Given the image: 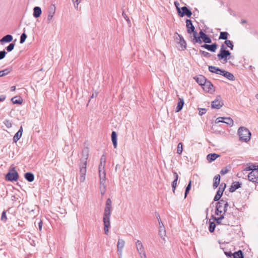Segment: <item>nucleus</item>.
Listing matches in <instances>:
<instances>
[{
	"label": "nucleus",
	"mask_w": 258,
	"mask_h": 258,
	"mask_svg": "<svg viewBox=\"0 0 258 258\" xmlns=\"http://www.w3.org/2000/svg\"><path fill=\"white\" fill-rule=\"evenodd\" d=\"M225 187H226V184L225 183H222L220 185L219 189L217 191L216 195H215V196L214 198V201H218L220 199L221 197H222V196L223 195V191H224Z\"/></svg>",
	"instance_id": "f8f14e48"
},
{
	"label": "nucleus",
	"mask_w": 258,
	"mask_h": 258,
	"mask_svg": "<svg viewBox=\"0 0 258 258\" xmlns=\"http://www.w3.org/2000/svg\"><path fill=\"white\" fill-rule=\"evenodd\" d=\"M175 35H177V36L176 37V40L177 43L180 46V49L181 50L185 49L186 48V41L184 40L183 37L181 35L177 33H176Z\"/></svg>",
	"instance_id": "1a4fd4ad"
},
{
	"label": "nucleus",
	"mask_w": 258,
	"mask_h": 258,
	"mask_svg": "<svg viewBox=\"0 0 258 258\" xmlns=\"http://www.w3.org/2000/svg\"><path fill=\"white\" fill-rule=\"evenodd\" d=\"M202 87L203 89L207 92H209L214 91V86L211 82L208 81L207 80Z\"/></svg>",
	"instance_id": "2eb2a0df"
},
{
	"label": "nucleus",
	"mask_w": 258,
	"mask_h": 258,
	"mask_svg": "<svg viewBox=\"0 0 258 258\" xmlns=\"http://www.w3.org/2000/svg\"><path fill=\"white\" fill-rule=\"evenodd\" d=\"M199 34L200 39L201 40L206 35V34L204 32H203L202 30L200 31Z\"/></svg>",
	"instance_id": "e2e57ef3"
},
{
	"label": "nucleus",
	"mask_w": 258,
	"mask_h": 258,
	"mask_svg": "<svg viewBox=\"0 0 258 258\" xmlns=\"http://www.w3.org/2000/svg\"><path fill=\"white\" fill-rule=\"evenodd\" d=\"M177 12L178 15L181 17H183L184 16L190 17L192 15L191 11L185 6L182 7L181 9L179 7H177Z\"/></svg>",
	"instance_id": "0eeeda50"
},
{
	"label": "nucleus",
	"mask_w": 258,
	"mask_h": 258,
	"mask_svg": "<svg viewBox=\"0 0 258 258\" xmlns=\"http://www.w3.org/2000/svg\"><path fill=\"white\" fill-rule=\"evenodd\" d=\"M220 216L219 217L217 218L215 217H213V219L216 221L217 224H222V220L224 219V215L223 214L219 215Z\"/></svg>",
	"instance_id": "e433bc0d"
},
{
	"label": "nucleus",
	"mask_w": 258,
	"mask_h": 258,
	"mask_svg": "<svg viewBox=\"0 0 258 258\" xmlns=\"http://www.w3.org/2000/svg\"><path fill=\"white\" fill-rule=\"evenodd\" d=\"M25 178L29 182H32L34 179V175L31 172H27L25 174Z\"/></svg>",
	"instance_id": "7c9ffc66"
},
{
	"label": "nucleus",
	"mask_w": 258,
	"mask_h": 258,
	"mask_svg": "<svg viewBox=\"0 0 258 258\" xmlns=\"http://www.w3.org/2000/svg\"><path fill=\"white\" fill-rule=\"evenodd\" d=\"M99 175L100 178V181H105L106 180V173L105 170L99 171Z\"/></svg>",
	"instance_id": "c9c22d12"
},
{
	"label": "nucleus",
	"mask_w": 258,
	"mask_h": 258,
	"mask_svg": "<svg viewBox=\"0 0 258 258\" xmlns=\"http://www.w3.org/2000/svg\"><path fill=\"white\" fill-rule=\"evenodd\" d=\"M184 100L183 98H179L178 99V102L177 104V105L176 108V111L179 112L183 108V106L184 105Z\"/></svg>",
	"instance_id": "c85d7f7f"
},
{
	"label": "nucleus",
	"mask_w": 258,
	"mask_h": 258,
	"mask_svg": "<svg viewBox=\"0 0 258 258\" xmlns=\"http://www.w3.org/2000/svg\"><path fill=\"white\" fill-rule=\"evenodd\" d=\"M215 122L216 123H219V122H222L225 123L228 125H229L230 126H232L233 125L234 122L233 119L230 117H218L216 120Z\"/></svg>",
	"instance_id": "9b49d317"
},
{
	"label": "nucleus",
	"mask_w": 258,
	"mask_h": 258,
	"mask_svg": "<svg viewBox=\"0 0 258 258\" xmlns=\"http://www.w3.org/2000/svg\"><path fill=\"white\" fill-rule=\"evenodd\" d=\"M228 35L229 34L227 32H220L219 39L225 40V41L228 40L227 38Z\"/></svg>",
	"instance_id": "4c0bfd02"
},
{
	"label": "nucleus",
	"mask_w": 258,
	"mask_h": 258,
	"mask_svg": "<svg viewBox=\"0 0 258 258\" xmlns=\"http://www.w3.org/2000/svg\"><path fill=\"white\" fill-rule=\"evenodd\" d=\"M238 134L240 141L247 142L250 139L251 133L246 127L243 126L240 127L238 130Z\"/></svg>",
	"instance_id": "7ed1b4c3"
},
{
	"label": "nucleus",
	"mask_w": 258,
	"mask_h": 258,
	"mask_svg": "<svg viewBox=\"0 0 258 258\" xmlns=\"http://www.w3.org/2000/svg\"><path fill=\"white\" fill-rule=\"evenodd\" d=\"M220 182V176L219 174L216 175L214 177V182L213 183V188H216L219 185Z\"/></svg>",
	"instance_id": "473e14b6"
},
{
	"label": "nucleus",
	"mask_w": 258,
	"mask_h": 258,
	"mask_svg": "<svg viewBox=\"0 0 258 258\" xmlns=\"http://www.w3.org/2000/svg\"><path fill=\"white\" fill-rule=\"evenodd\" d=\"M33 11H33V16L35 18H37L40 16L41 13H42V11L40 7H34Z\"/></svg>",
	"instance_id": "cd10ccee"
},
{
	"label": "nucleus",
	"mask_w": 258,
	"mask_h": 258,
	"mask_svg": "<svg viewBox=\"0 0 258 258\" xmlns=\"http://www.w3.org/2000/svg\"><path fill=\"white\" fill-rule=\"evenodd\" d=\"M228 172H229V169H228V168L227 167H226L225 168L222 169L221 170L220 173L222 175H224V174L227 173Z\"/></svg>",
	"instance_id": "6e6d98bb"
},
{
	"label": "nucleus",
	"mask_w": 258,
	"mask_h": 258,
	"mask_svg": "<svg viewBox=\"0 0 258 258\" xmlns=\"http://www.w3.org/2000/svg\"><path fill=\"white\" fill-rule=\"evenodd\" d=\"M6 97L4 95H2L0 96V102H3L5 100Z\"/></svg>",
	"instance_id": "774afa93"
},
{
	"label": "nucleus",
	"mask_w": 258,
	"mask_h": 258,
	"mask_svg": "<svg viewBox=\"0 0 258 258\" xmlns=\"http://www.w3.org/2000/svg\"><path fill=\"white\" fill-rule=\"evenodd\" d=\"M196 82L201 86H203L206 81H207V79L203 75H199L195 78Z\"/></svg>",
	"instance_id": "aec40b11"
},
{
	"label": "nucleus",
	"mask_w": 258,
	"mask_h": 258,
	"mask_svg": "<svg viewBox=\"0 0 258 258\" xmlns=\"http://www.w3.org/2000/svg\"><path fill=\"white\" fill-rule=\"evenodd\" d=\"M231 53L229 50H225L223 51L222 52H219V53L217 54V57L218 59L221 60L224 59L225 62H227L228 58H231Z\"/></svg>",
	"instance_id": "9d476101"
},
{
	"label": "nucleus",
	"mask_w": 258,
	"mask_h": 258,
	"mask_svg": "<svg viewBox=\"0 0 258 258\" xmlns=\"http://www.w3.org/2000/svg\"><path fill=\"white\" fill-rule=\"evenodd\" d=\"M55 12V7L54 5H51L48 9V14L47 16V22L49 23L52 20Z\"/></svg>",
	"instance_id": "4468645a"
},
{
	"label": "nucleus",
	"mask_w": 258,
	"mask_h": 258,
	"mask_svg": "<svg viewBox=\"0 0 258 258\" xmlns=\"http://www.w3.org/2000/svg\"><path fill=\"white\" fill-rule=\"evenodd\" d=\"M12 71V69L11 68H7L5 70H4L2 71L3 73H4V76H5L7 74H8L9 73H10Z\"/></svg>",
	"instance_id": "13d9d810"
},
{
	"label": "nucleus",
	"mask_w": 258,
	"mask_h": 258,
	"mask_svg": "<svg viewBox=\"0 0 258 258\" xmlns=\"http://www.w3.org/2000/svg\"><path fill=\"white\" fill-rule=\"evenodd\" d=\"M224 44L229 48H230L231 50H233L234 48V45L231 41L228 40H226L224 42Z\"/></svg>",
	"instance_id": "a19ab883"
},
{
	"label": "nucleus",
	"mask_w": 258,
	"mask_h": 258,
	"mask_svg": "<svg viewBox=\"0 0 258 258\" xmlns=\"http://www.w3.org/2000/svg\"><path fill=\"white\" fill-rule=\"evenodd\" d=\"M220 155L216 153H211L207 155V159L209 162H212L215 160Z\"/></svg>",
	"instance_id": "393cba45"
},
{
	"label": "nucleus",
	"mask_w": 258,
	"mask_h": 258,
	"mask_svg": "<svg viewBox=\"0 0 258 258\" xmlns=\"http://www.w3.org/2000/svg\"><path fill=\"white\" fill-rule=\"evenodd\" d=\"M111 139L113 147L116 148L117 147V135L114 131L111 133Z\"/></svg>",
	"instance_id": "2f4dec72"
},
{
	"label": "nucleus",
	"mask_w": 258,
	"mask_h": 258,
	"mask_svg": "<svg viewBox=\"0 0 258 258\" xmlns=\"http://www.w3.org/2000/svg\"><path fill=\"white\" fill-rule=\"evenodd\" d=\"M183 148H182V144L181 143H178L177 145V153L180 155L182 152Z\"/></svg>",
	"instance_id": "c03bdc74"
},
{
	"label": "nucleus",
	"mask_w": 258,
	"mask_h": 258,
	"mask_svg": "<svg viewBox=\"0 0 258 258\" xmlns=\"http://www.w3.org/2000/svg\"><path fill=\"white\" fill-rule=\"evenodd\" d=\"M248 179L252 182L258 183V169L255 168L247 175Z\"/></svg>",
	"instance_id": "6e6552de"
},
{
	"label": "nucleus",
	"mask_w": 258,
	"mask_h": 258,
	"mask_svg": "<svg viewBox=\"0 0 258 258\" xmlns=\"http://www.w3.org/2000/svg\"><path fill=\"white\" fill-rule=\"evenodd\" d=\"M15 45V43H11L6 48V49L8 52L12 51L14 49Z\"/></svg>",
	"instance_id": "de8ad7c7"
},
{
	"label": "nucleus",
	"mask_w": 258,
	"mask_h": 258,
	"mask_svg": "<svg viewBox=\"0 0 258 258\" xmlns=\"http://www.w3.org/2000/svg\"><path fill=\"white\" fill-rule=\"evenodd\" d=\"M112 207L105 206L103 214V221L104 224V230L105 234L107 235L109 232V228L110 227V216L111 209Z\"/></svg>",
	"instance_id": "f03ea898"
},
{
	"label": "nucleus",
	"mask_w": 258,
	"mask_h": 258,
	"mask_svg": "<svg viewBox=\"0 0 258 258\" xmlns=\"http://www.w3.org/2000/svg\"><path fill=\"white\" fill-rule=\"evenodd\" d=\"M191 181H190L185 188V193H184V198H185L186 197L187 195L188 194L189 190L191 188Z\"/></svg>",
	"instance_id": "a18cd8bd"
},
{
	"label": "nucleus",
	"mask_w": 258,
	"mask_h": 258,
	"mask_svg": "<svg viewBox=\"0 0 258 258\" xmlns=\"http://www.w3.org/2000/svg\"><path fill=\"white\" fill-rule=\"evenodd\" d=\"M18 178L19 175L15 167L11 168L5 176L6 180L9 181H16Z\"/></svg>",
	"instance_id": "20e7f679"
},
{
	"label": "nucleus",
	"mask_w": 258,
	"mask_h": 258,
	"mask_svg": "<svg viewBox=\"0 0 258 258\" xmlns=\"http://www.w3.org/2000/svg\"><path fill=\"white\" fill-rule=\"evenodd\" d=\"M12 101L14 104H21L22 102L21 99H16V97H14L12 99Z\"/></svg>",
	"instance_id": "3c124183"
},
{
	"label": "nucleus",
	"mask_w": 258,
	"mask_h": 258,
	"mask_svg": "<svg viewBox=\"0 0 258 258\" xmlns=\"http://www.w3.org/2000/svg\"><path fill=\"white\" fill-rule=\"evenodd\" d=\"M192 33V37H191V41L193 43H198L201 44L202 43V41L200 39L199 36H198V33L196 31H195Z\"/></svg>",
	"instance_id": "6ab92c4d"
},
{
	"label": "nucleus",
	"mask_w": 258,
	"mask_h": 258,
	"mask_svg": "<svg viewBox=\"0 0 258 258\" xmlns=\"http://www.w3.org/2000/svg\"><path fill=\"white\" fill-rule=\"evenodd\" d=\"M122 15L123 17L125 19V20L128 23L130 22L129 18L127 16V15L125 14V13L124 12V11L122 12Z\"/></svg>",
	"instance_id": "052dcab7"
},
{
	"label": "nucleus",
	"mask_w": 258,
	"mask_h": 258,
	"mask_svg": "<svg viewBox=\"0 0 258 258\" xmlns=\"http://www.w3.org/2000/svg\"><path fill=\"white\" fill-rule=\"evenodd\" d=\"M241 184L239 182H233L229 189V191L231 192L235 191L237 189L240 187Z\"/></svg>",
	"instance_id": "bb28decb"
},
{
	"label": "nucleus",
	"mask_w": 258,
	"mask_h": 258,
	"mask_svg": "<svg viewBox=\"0 0 258 258\" xmlns=\"http://www.w3.org/2000/svg\"><path fill=\"white\" fill-rule=\"evenodd\" d=\"M89 152L88 148H85L82 151L81 163L79 164V180L80 182H84L85 180Z\"/></svg>",
	"instance_id": "f257e3e1"
},
{
	"label": "nucleus",
	"mask_w": 258,
	"mask_h": 258,
	"mask_svg": "<svg viewBox=\"0 0 258 258\" xmlns=\"http://www.w3.org/2000/svg\"><path fill=\"white\" fill-rule=\"evenodd\" d=\"M209 70L210 72L213 73H215L216 74L221 75V73H222V70L220 69L219 68L214 67V66H209Z\"/></svg>",
	"instance_id": "a878e982"
},
{
	"label": "nucleus",
	"mask_w": 258,
	"mask_h": 258,
	"mask_svg": "<svg viewBox=\"0 0 258 258\" xmlns=\"http://www.w3.org/2000/svg\"><path fill=\"white\" fill-rule=\"evenodd\" d=\"M230 218H231V216L229 214L225 215V216H224V219L222 220V225L232 226L233 222L229 219Z\"/></svg>",
	"instance_id": "b1692460"
},
{
	"label": "nucleus",
	"mask_w": 258,
	"mask_h": 258,
	"mask_svg": "<svg viewBox=\"0 0 258 258\" xmlns=\"http://www.w3.org/2000/svg\"><path fill=\"white\" fill-rule=\"evenodd\" d=\"M101 194L103 196L106 192L105 181H100Z\"/></svg>",
	"instance_id": "72a5a7b5"
},
{
	"label": "nucleus",
	"mask_w": 258,
	"mask_h": 258,
	"mask_svg": "<svg viewBox=\"0 0 258 258\" xmlns=\"http://www.w3.org/2000/svg\"><path fill=\"white\" fill-rule=\"evenodd\" d=\"M226 49V47L225 46V45L223 44H222L221 45V48H220V50L219 52H222L223 51L225 50Z\"/></svg>",
	"instance_id": "338daca9"
},
{
	"label": "nucleus",
	"mask_w": 258,
	"mask_h": 258,
	"mask_svg": "<svg viewBox=\"0 0 258 258\" xmlns=\"http://www.w3.org/2000/svg\"><path fill=\"white\" fill-rule=\"evenodd\" d=\"M186 26L187 28V32L188 33L191 34L192 32L195 31V28L194 26L192 25V22L190 20H186Z\"/></svg>",
	"instance_id": "f3484780"
},
{
	"label": "nucleus",
	"mask_w": 258,
	"mask_h": 258,
	"mask_svg": "<svg viewBox=\"0 0 258 258\" xmlns=\"http://www.w3.org/2000/svg\"><path fill=\"white\" fill-rule=\"evenodd\" d=\"M223 105L224 103L220 95L217 96L211 103L212 108L216 109H220Z\"/></svg>",
	"instance_id": "39448f33"
},
{
	"label": "nucleus",
	"mask_w": 258,
	"mask_h": 258,
	"mask_svg": "<svg viewBox=\"0 0 258 258\" xmlns=\"http://www.w3.org/2000/svg\"><path fill=\"white\" fill-rule=\"evenodd\" d=\"M225 205H228V203L223 199L220 200L216 203L215 214L217 215H222L223 208Z\"/></svg>",
	"instance_id": "423d86ee"
},
{
	"label": "nucleus",
	"mask_w": 258,
	"mask_h": 258,
	"mask_svg": "<svg viewBox=\"0 0 258 258\" xmlns=\"http://www.w3.org/2000/svg\"><path fill=\"white\" fill-rule=\"evenodd\" d=\"M222 73H221V75L225 77L227 79L230 81H234L235 80V77L234 75L230 72H227L224 70H222Z\"/></svg>",
	"instance_id": "412c9836"
},
{
	"label": "nucleus",
	"mask_w": 258,
	"mask_h": 258,
	"mask_svg": "<svg viewBox=\"0 0 258 258\" xmlns=\"http://www.w3.org/2000/svg\"><path fill=\"white\" fill-rule=\"evenodd\" d=\"M200 53L202 56H203L205 57L209 58V57H210L211 56V54L210 53H209L207 51H204V50H201L200 51Z\"/></svg>",
	"instance_id": "37998d69"
},
{
	"label": "nucleus",
	"mask_w": 258,
	"mask_h": 258,
	"mask_svg": "<svg viewBox=\"0 0 258 258\" xmlns=\"http://www.w3.org/2000/svg\"><path fill=\"white\" fill-rule=\"evenodd\" d=\"M125 241L123 239H119L117 243V251L119 253V258H121L122 249L124 246Z\"/></svg>",
	"instance_id": "ddd939ff"
},
{
	"label": "nucleus",
	"mask_w": 258,
	"mask_h": 258,
	"mask_svg": "<svg viewBox=\"0 0 258 258\" xmlns=\"http://www.w3.org/2000/svg\"><path fill=\"white\" fill-rule=\"evenodd\" d=\"M216 227V224L213 222H210L209 230L210 232H213Z\"/></svg>",
	"instance_id": "79ce46f5"
},
{
	"label": "nucleus",
	"mask_w": 258,
	"mask_h": 258,
	"mask_svg": "<svg viewBox=\"0 0 258 258\" xmlns=\"http://www.w3.org/2000/svg\"><path fill=\"white\" fill-rule=\"evenodd\" d=\"M228 205H225V207H224L223 208V213H222V214H223V215H225V213L227 211V207H228Z\"/></svg>",
	"instance_id": "69168bd1"
},
{
	"label": "nucleus",
	"mask_w": 258,
	"mask_h": 258,
	"mask_svg": "<svg viewBox=\"0 0 258 258\" xmlns=\"http://www.w3.org/2000/svg\"><path fill=\"white\" fill-rule=\"evenodd\" d=\"M27 35L25 33H22L20 37V43L21 44L23 43L25 41Z\"/></svg>",
	"instance_id": "09e8293b"
},
{
	"label": "nucleus",
	"mask_w": 258,
	"mask_h": 258,
	"mask_svg": "<svg viewBox=\"0 0 258 258\" xmlns=\"http://www.w3.org/2000/svg\"><path fill=\"white\" fill-rule=\"evenodd\" d=\"M74 7L77 10H78L79 5L80 4L81 0H72Z\"/></svg>",
	"instance_id": "8fccbe9b"
},
{
	"label": "nucleus",
	"mask_w": 258,
	"mask_h": 258,
	"mask_svg": "<svg viewBox=\"0 0 258 258\" xmlns=\"http://www.w3.org/2000/svg\"><path fill=\"white\" fill-rule=\"evenodd\" d=\"M112 201L110 199L108 198L107 199L106 202L105 206L112 207Z\"/></svg>",
	"instance_id": "bf43d9fd"
},
{
	"label": "nucleus",
	"mask_w": 258,
	"mask_h": 258,
	"mask_svg": "<svg viewBox=\"0 0 258 258\" xmlns=\"http://www.w3.org/2000/svg\"><path fill=\"white\" fill-rule=\"evenodd\" d=\"M4 123L8 128H10V127H12V122L11 121H10L9 120H7V119L5 120L4 121Z\"/></svg>",
	"instance_id": "603ef678"
},
{
	"label": "nucleus",
	"mask_w": 258,
	"mask_h": 258,
	"mask_svg": "<svg viewBox=\"0 0 258 258\" xmlns=\"http://www.w3.org/2000/svg\"><path fill=\"white\" fill-rule=\"evenodd\" d=\"M198 110H199V114L200 115V116H202L203 115V114H205L206 112V109L205 108H198Z\"/></svg>",
	"instance_id": "5fc2aeb1"
},
{
	"label": "nucleus",
	"mask_w": 258,
	"mask_h": 258,
	"mask_svg": "<svg viewBox=\"0 0 258 258\" xmlns=\"http://www.w3.org/2000/svg\"><path fill=\"white\" fill-rule=\"evenodd\" d=\"M104 167H105V163L104 164H102V162H100V165L99 166V170H100V171L104 170Z\"/></svg>",
	"instance_id": "680f3d73"
},
{
	"label": "nucleus",
	"mask_w": 258,
	"mask_h": 258,
	"mask_svg": "<svg viewBox=\"0 0 258 258\" xmlns=\"http://www.w3.org/2000/svg\"><path fill=\"white\" fill-rule=\"evenodd\" d=\"M22 135V134H20V133L17 132L14 136L13 142L16 143L21 138Z\"/></svg>",
	"instance_id": "ea45409f"
},
{
	"label": "nucleus",
	"mask_w": 258,
	"mask_h": 258,
	"mask_svg": "<svg viewBox=\"0 0 258 258\" xmlns=\"http://www.w3.org/2000/svg\"><path fill=\"white\" fill-rule=\"evenodd\" d=\"M173 175L174 179L172 183V187L173 188V191L174 192L177 185V182L178 179V175L176 172H173Z\"/></svg>",
	"instance_id": "c756f323"
},
{
	"label": "nucleus",
	"mask_w": 258,
	"mask_h": 258,
	"mask_svg": "<svg viewBox=\"0 0 258 258\" xmlns=\"http://www.w3.org/2000/svg\"><path fill=\"white\" fill-rule=\"evenodd\" d=\"M217 46L218 45L216 43H214L211 45L204 44V45L201 46L202 47H203L211 52H215L217 48Z\"/></svg>",
	"instance_id": "dca6fc26"
},
{
	"label": "nucleus",
	"mask_w": 258,
	"mask_h": 258,
	"mask_svg": "<svg viewBox=\"0 0 258 258\" xmlns=\"http://www.w3.org/2000/svg\"><path fill=\"white\" fill-rule=\"evenodd\" d=\"M255 168H256V166L252 164L247 165V166L244 169H243V170L241 171V172L240 174H241L244 171H247L250 170L252 171V170Z\"/></svg>",
	"instance_id": "58836bf2"
},
{
	"label": "nucleus",
	"mask_w": 258,
	"mask_h": 258,
	"mask_svg": "<svg viewBox=\"0 0 258 258\" xmlns=\"http://www.w3.org/2000/svg\"><path fill=\"white\" fill-rule=\"evenodd\" d=\"M7 52L5 50H3L0 51V59H2L6 56Z\"/></svg>",
	"instance_id": "4d7b16f0"
},
{
	"label": "nucleus",
	"mask_w": 258,
	"mask_h": 258,
	"mask_svg": "<svg viewBox=\"0 0 258 258\" xmlns=\"http://www.w3.org/2000/svg\"><path fill=\"white\" fill-rule=\"evenodd\" d=\"M140 258H147L145 251L139 254Z\"/></svg>",
	"instance_id": "0e129e2a"
},
{
	"label": "nucleus",
	"mask_w": 258,
	"mask_h": 258,
	"mask_svg": "<svg viewBox=\"0 0 258 258\" xmlns=\"http://www.w3.org/2000/svg\"><path fill=\"white\" fill-rule=\"evenodd\" d=\"M232 256L233 258H244L243 254L241 250L234 252Z\"/></svg>",
	"instance_id": "f704fd0d"
},
{
	"label": "nucleus",
	"mask_w": 258,
	"mask_h": 258,
	"mask_svg": "<svg viewBox=\"0 0 258 258\" xmlns=\"http://www.w3.org/2000/svg\"><path fill=\"white\" fill-rule=\"evenodd\" d=\"M7 220V218L6 216V212L4 211L2 213L1 216V220L4 222H6Z\"/></svg>",
	"instance_id": "864d4df0"
},
{
	"label": "nucleus",
	"mask_w": 258,
	"mask_h": 258,
	"mask_svg": "<svg viewBox=\"0 0 258 258\" xmlns=\"http://www.w3.org/2000/svg\"><path fill=\"white\" fill-rule=\"evenodd\" d=\"M135 244L137 250L139 254L145 251L143 245L140 240H138L136 242Z\"/></svg>",
	"instance_id": "a211bd4d"
},
{
	"label": "nucleus",
	"mask_w": 258,
	"mask_h": 258,
	"mask_svg": "<svg viewBox=\"0 0 258 258\" xmlns=\"http://www.w3.org/2000/svg\"><path fill=\"white\" fill-rule=\"evenodd\" d=\"M13 37L10 34H7L0 39V43L3 44L4 42H10L13 40Z\"/></svg>",
	"instance_id": "4be33fe9"
},
{
	"label": "nucleus",
	"mask_w": 258,
	"mask_h": 258,
	"mask_svg": "<svg viewBox=\"0 0 258 258\" xmlns=\"http://www.w3.org/2000/svg\"><path fill=\"white\" fill-rule=\"evenodd\" d=\"M203 41L206 43H211L212 42L211 39L206 35L203 39H202Z\"/></svg>",
	"instance_id": "49530a36"
},
{
	"label": "nucleus",
	"mask_w": 258,
	"mask_h": 258,
	"mask_svg": "<svg viewBox=\"0 0 258 258\" xmlns=\"http://www.w3.org/2000/svg\"><path fill=\"white\" fill-rule=\"evenodd\" d=\"M159 234L160 235L161 237H163L164 236H165V228L161 220L159 221Z\"/></svg>",
	"instance_id": "5701e85b"
}]
</instances>
